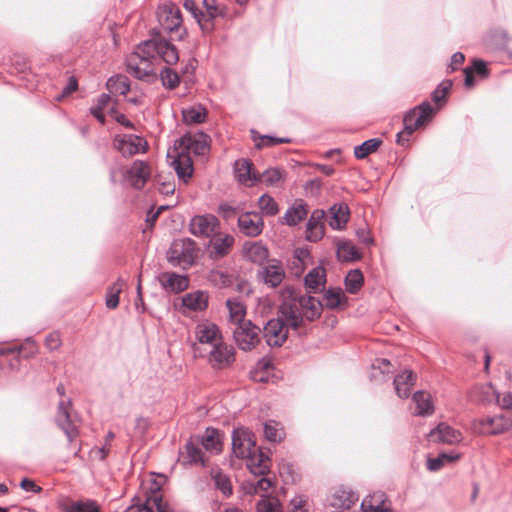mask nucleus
I'll return each instance as SVG.
<instances>
[{
    "label": "nucleus",
    "mask_w": 512,
    "mask_h": 512,
    "mask_svg": "<svg viewBox=\"0 0 512 512\" xmlns=\"http://www.w3.org/2000/svg\"><path fill=\"white\" fill-rule=\"evenodd\" d=\"M321 313L322 304L316 297L298 292L291 286L281 291L277 315L297 336H305L308 333L307 323L318 319Z\"/></svg>",
    "instance_id": "nucleus-1"
},
{
    "label": "nucleus",
    "mask_w": 512,
    "mask_h": 512,
    "mask_svg": "<svg viewBox=\"0 0 512 512\" xmlns=\"http://www.w3.org/2000/svg\"><path fill=\"white\" fill-rule=\"evenodd\" d=\"M162 59L168 65L177 63L179 54L174 45L161 37H153L140 43L126 58L129 74L139 80L151 81L156 78L154 63Z\"/></svg>",
    "instance_id": "nucleus-2"
},
{
    "label": "nucleus",
    "mask_w": 512,
    "mask_h": 512,
    "mask_svg": "<svg viewBox=\"0 0 512 512\" xmlns=\"http://www.w3.org/2000/svg\"><path fill=\"white\" fill-rule=\"evenodd\" d=\"M435 114L434 108L428 101H424L406 113L403 119L404 128L396 135V142L405 146L409 143L411 136L417 129L430 121Z\"/></svg>",
    "instance_id": "nucleus-3"
},
{
    "label": "nucleus",
    "mask_w": 512,
    "mask_h": 512,
    "mask_svg": "<svg viewBox=\"0 0 512 512\" xmlns=\"http://www.w3.org/2000/svg\"><path fill=\"white\" fill-rule=\"evenodd\" d=\"M157 18L162 32L171 34L172 40H182L186 34L182 27V14L174 4H164L158 8Z\"/></svg>",
    "instance_id": "nucleus-4"
},
{
    "label": "nucleus",
    "mask_w": 512,
    "mask_h": 512,
    "mask_svg": "<svg viewBox=\"0 0 512 512\" xmlns=\"http://www.w3.org/2000/svg\"><path fill=\"white\" fill-rule=\"evenodd\" d=\"M230 328L235 344L242 351H251L261 342V329L250 320Z\"/></svg>",
    "instance_id": "nucleus-5"
},
{
    "label": "nucleus",
    "mask_w": 512,
    "mask_h": 512,
    "mask_svg": "<svg viewBox=\"0 0 512 512\" xmlns=\"http://www.w3.org/2000/svg\"><path fill=\"white\" fill-rule=\"evenodd\" d=\"M56 423L67 437L68 443L73 444L79 436V425L76 415L71 414V401L61 400L58 404Z\"/></svg>",
    "instance_id": "nucleus-6"
},
{
    "label": "nucleus",
    "mask_w": 512,
    "mask_h": 512,
    "mask_svg": "<svg viewBox=\"0 0 512 512\" xmlns=\"http://www.w3.org/2000/svg\"><path fill=\"white\" fill-rule=\"evenodd\" d=\"M167 259L173 266H191L195 259V242L189 238L175 240L167 252Z\"/></svg>",
    "instance_id": "nucleus-7"
},
{
    "label": "nucleus",
    "mask_w": 512,
    "mask_h": 512,
    "mask_svg": "<svg viewBox=\"0 0 512 512\" xmlns=\"http://www.w3.org/2000/svg\"><path fill=\"white\" fill-rule=\"evenodd\" d=\"M358 499L359 497L354 491L339 488L326 499L325 512H354L353 508Z\"/></svg>",
    "instance_id": "nucleus-8"
},
{
    "label": "nucleus",
    "mask_w": 512,
    "mask_h": 512,
    "mask_svg": "<svg viewBox=\"0 0 512 512\" xmlns=\"http://www.w3.org/2000/svg\"><path fill=\"white\" fill-rule=\"evenodd\" d=\"M259 448L252 431L246 428H236L232 432V453L235 457L246 459Z\"/></svg>",
    "instance_id": "nucleus-9"
},
{
    "label": "nucleus",
    "mask_w": 512,
    "mask_h": 512,
    "mask_svg": "<svg viewBox=\"0 0 512 512\" xmlns=\"http://www.w3.org/2000/svg\"><path fill=\"white\" fill-rule=\"evenodd\" d=\"M189 230L198 238L210 239L215 237L220 230V222L212 214L196 215L190 220Z\"/></svg>",
    "instance_id": "nucleus-10"
},
{
    "label": "nucleus",
    "mask_w": 512,
    "mask_h": 512,
    "mask_svg": "<svg viewBox=\"0 0 512 512\" xmlns=\"http://www.w3.org/2000/svg\"><path fill=\"white\" fill-rule=\"evenodd\" d=\"M512 426V420L504 415L485 416L473 422L475 431L480 434L497 435Z\"/></svg>",
    "instance_id": "nucleus-11"
},
{
    "label": "nucleus",
    "mask_w": 512,
    "mask_h": 512,
    "mask_svg": "<svg viewBox=\"0 0 512 512\" xmlns=\"http://www.w3.org/2000/svg\"><path fill=\"white\" fill-rule=\"evenodd\" d=\"M289 330L290 327L277 315L264 326L263 337L269 347H280L287 340Z\"/></svg>",
    "instance_id": "nucleus-12"
},
{
    "label": "nucleus",
    "mask_w": 512,
    "mask_h": 512,
    "mask_svg": "<svg viewBox=\"0 0 512 512\" xmlns=\"http://www.w3.org/2000/svg\"><path fill=\"white\" fill-rule=\"evenodd\" d=\"M285 277V269L278 259L268 260L258 271V278L270 288L279 287Z\"/></svg>",
    "instance_id": "nucleus-13"
},
{
    "label": "nucleus",
    "mask_w": 512,
    "mask_h": 512,
    "mask_svg": "<svg viewBox=\"0 0 512 512\" xmlns=\"http://www.w3.org/2000/svg\"><path fill=\"white\" fill-rule=\"evenodd\" d=\"M208 361L214 369L227 368L235 361L234 348L221 340L212 346L208 354Z\"/></svg>",
    "instance_id": "nucleus-14"
},
{
    "label": "nucleus",
    "mask_w": 512,
    "mask_h": 512,
    "mask_svg": "<svg viewBox=\"0 0 512 512\" xmlns=\"http://www.w3.org/2000/svg\"><path fill=\"white\" fill-rule=\"evenodd\" d=\"M114 146L123 156L127 157L141 152L144 153L147 148V142L142 137L133 134H123L116 136Z\"/></svg>",
    "instance_id": "nucleus-15"
},
{
    "label": "nucleus",
    "mask_w": 512,
    "mask_h": 512,
    "mask_svg": "<svg viewBox=\"0 0 512 512\" xmlns=\"http://www.w3.org/2000/svg\"><path fill=\"white\" fill-rule=\"evenodd\" d=\"M428 440L434 443L448 445L459 444L463 440V434L447 423L441 422L428 434Z\"/></svg>",
    "instance_id": "nucleus-16"
},
{
    "label": "nucleus",
    "mask_w": 512,
    "mask_h": 512,
    "mask_svg": "<svg viewBox=\"0 0 512 512\" xmlns=\"http://www.w3.org/2000/svg\"><path fill=\"white\" fill-rule=\"evenodd\" d=\"M151 170L149 165L141 160L133 162L131 167L123 173L126 183L136 189H141L150 177Z\"/></svg>",
    "instance_id": "nucleus-17"
},
{
    "label": "nucleus",
    "mask_w": 512,
    "mask_h": 512,
    "mask_svg": "<svg viewBox=\"0 0 512 512\" xmlns=\"http://www.w3.org/2000/svg\"><path fill=\"white\" fill-rule=\"evenodd\" d=\"M239 231L247 237H257L264 228L262 216L257 212H245L238 217Z\"/></svg>",
    "instance_id": "nucleus-18"
},
{
    "label": "nucleus",
    "mask_w": 512,
    "mask_h": 512,
    "mask_svg": "<svg viewBox=\"0 0 512 512\" xmlns=\"http://www.w3.org/2000/svg\"><path fill=\"white\" fill-rule=\"evenodd\" d=\"M195 337L200 344H209L211 347L222 340V334L218 326L209 321L197 324Z\"/></svg>",
    "instance_id": "nucleus-19"
},
{
    "label": "nucleus",
    "mask_w": 512,
    "mask_h": 512,
    "mask_svg": "<svg viewBox=\"0 0 512 512\" xmlns=\"http://www.w3.org/2000/svg\"><path fill=\"white\" fill-rule=\"evenodd\" d=\"M325 211L316 209L312 212L306 226V238L310 242L321 240L325 233L324 218Z\"/></svg>",
    "instance_id": "nucleus-20"
},
{
    "label": "nucleus",
    "mask_w": 512,
    "mask_h": 512,
    "mask_svg": "<svg viewBox=\"0 0 512 512\" xmlns=\"http://www.w3.org/2000/svg\"><path fill=\"white\" fill-rule=\"evenodd\" d=\"M210 257L219 259L227 255L234 244V237L229 234H222L220 230L215 237L209 239Z\"/></svg>",
    "instance_id": "nucleus-21"
},
{
    "label": "nucleus",
    "mask_w": 512,
    "mask_h": 512,
    "mask_svg": "<svg viewBox=\"0 0 512 512\" xmlns=\"http://www.w3.org/2000/svg\"><path fill=\"white\" fill-rule=\"evenodd\" d=\"M311 254L307 248L298 247L294 249L292 257L287 260V266L290 272L299 277L303 274L306 267L310 263Z\"/></svg>",
    "instance_id": "nucleus-22"
},
{
    "label": "nucleus",
    "mask_w": 512,
    "mask_h": 512,
    "mask_svg": "<svg viewBox=\"0 0 512 512\" xmlns=\"http://www.w3.org/2000/svg\"><path fill=\"white\" fill-rule=\"evenodd\" d=\"M168 157L172 158L170 165L175 170L178 178L186 182L193 173L192 160L188 153L181 151L174 156L168 154Z\"/></svg>",
    "instance_id": "nucleus-23"
},
{
    "label": "nucleus",
    "mask_w": 512,
    "mask_h": 512,
    "mask_svg": "<svg viewBox=\"0 0 512 512\" xmlns=\"http://www.w3.org/2000/svg\"><path fill=\"white\" fill-rule=\"evenodd\" d=\"M270 458L260 449L246 458V466L255 477L264 476L270 471Z\"/></svg>",
    "instance_id": "nucleus-24"
},
{
    "label": "nucleus",
    "mask_w": 512,
    "mask_h": 512,
    "mask_svg": "<svg viewBox=\"0 0 512 512\" xmlns=\"http://www.w3.org/2000/svg\"><path fill=\"white\" fill-rule=\"evenodd\" d=\"M159 281L163 288L169 292H182L189 284V280L184 275H179L175 272H165L159 276Z\"/></svg>",
    "instance_id": "nucleus-25"
},
{
    "label": "nucleus",
    "mask_w": 512,
    "mask_h": 512,
    "mask_svg": "<svg viewBox=\"0 0 512 512\" xmlns=\"http://www.w3.org/2000/svg\"><path fill=\"white\" fill-rule=\"evenodd\" d=\"M178 143L182 151L186 150L187 152H193L196 155H205L209 150V145L204 135H199L197 137L185 135L179 139Z\"/></svg>",
    "instance_id": "nucleus-26"
},
{
    "label": "nucleus",
    "mask_w": 512,
    "mask_h": 512,
    "mask_svg": "<svg viewBox=\"0 0 512 512\" xmlns=\"http://www.w3.org/2000/svg\"><path fill=\"white\" fill-rule=\"evenodd\" d=\"M360 507L363 512H392L390 504L382 492H376L365 497Z\"/></svg>",
    "instance_id": "nucleus-27"
},
{
    "label": "nucleus",
    "mask_w": 512,
    "mask_h": 512,
    "mask_svg": "<svg viewBox=\"0 0 512 512\" xmlns=\"http://www.w3.org/2000/svg\"><path fill=\"white\" fill-rule=\"evenodd\" d=\"M236 179L243 185L252 186L258 181V175L252 171V163L247 159H239L234 164Z\"/></svg>",
    "instance_id": "nucleus-28"
},
{
    "label": "nucleus",
    "mask_w": 512,
    "mask_h": 512,
    "mask_svg": "<svg viewBox=\"0 0 512 512\" xmlns=\"http://www.w3.org/2000/svg\"><path fill=\"white\" fill-rule=\"evenodd\" d=\"M243 249L244 255L249 261L260 266H263L268 262L269 250L261 242L246 243Z\"/></svg>",
    "instance_id": "nucleus-29"
},
{
    "label": "nucleus",
    "mask_w": 512,
    "mask_h": 512,
    "mask_svg": "<svg viewBox=\"0 0 512 512\" xmlns=\"http://www.w3.org/2000/svg\"><path fill=\"white\" fill-rule=\"evenodd\" d=\"M331 214V218L329 221V226L333 230H342L346 227V224L349 220V207L345 203H335L329 209Z\"/></svg>",
    "instance_id": "nucleus-30"
},
{
    "label": "nucleus",
    "mask_w": 512,
    "mask_h": 512,
    "mask_svg": "<svg viewBox=\"0 0 512 512\" xmlns=\"http://www.w3.org/2000/svg\"><path fill=\"white\" fill-rule=\"evenodd\" d=\"M326 282V272L321 266H317L309 271L304 278L306 289L310 293H317L324 289Z\"/></svg>",
    "instance_id": "nucleus-31"
},
{
    "label": "nucleus",
    "mask_w": 512,
    "mask_h": 512,
    "mask_svg": "<svg viewBox=\"0 0 512 512\" xmlns=\"http://www.w3.org/2000/svg\"><path fill=\"white\" fill-rule=\"evenodd\" d=\"M209 296L202 290L187 293L182 298L183 307L191 311H203L208 306Z\"/></svg>",
    "instance_id": "nucleus-32"
},
{
    "label": "nucleus",
    "mask_w": 512,
    "mask_h": 512,
    "mask_svg": "<svg viewBox=\"0 0 512 512\" xmlns=\"http://www.w3.org/2000/svg\"><path fill=\"white\" fill-rule=\"evenodd\" d=\"M394 387L400 398H408L415 383V375L411 370H405L394 378Z\"/></svg>",
    "instance_id": "nucleus-33"
},
{
    "label": "nucleus",
    "mask_w": 512,
    "mask_h": 512,
    "mask_svg": "<svg viewBox=\"0 0 512 512\" xmlns=\"http://www.w3.org/2000/svg\"><path fill=\"white\" fill-rule=\"evenodd\" d=\"M413 401L416 405L414 414L417 416H430L434 412V405L431 395L425 391H417L413 395Z\"/></svg>",
    "instance_id": "nucleus-34"
},
{
    "label": "nucleus",
    "mask_w": 512,
    "mask_h": 512,
    "mask_svg": "<svg viewBox=\"0 0 512 512\" xmlns=\"http://www.w3.org/2000/svg\"><path fill=\"white\" fill-rule=\"evenodd\" d=\"M308 214L307 205L303 200H296L295 203L289 207L284 214V222L289 226L297 225L304 220Z\"/></svg>",
    "instance_id": "nucleus-35"
},
{
    "label": "nucleus",
    "mask_w": 512,
    "mask_h": 512,
    "mask_svg": "<svg viewBox=\"0 0 512 512\" xmlns=\"http://www.w3.org/2000/svg\"><path fill=\"white\" fill-rule=\"evenodd\" d=\"M226 306L229 311V323L230 327L239 325L242 322H246V308L239 299H228Z\"/></svg>",
    "instance_id": "nucleus-36"
},
{
    "label": "nucleus",
    "mask_w": 512,
    "mask_h": 512,
    "mask_svg": "<svg viewBox=\"0 0 512 512\" xmlns=\"http://www.w3.org/2000/svg\"><path fill=\"white\" fill-rule=\"evenodd\" d=\"M210 476L214 481L215 488L218 489L224 497H230L232 495L233 488L231 480L220 468H212Z\"/></svg>",
    "instance_id": "nucleus-37"
},
{
    "label": "nucleus",
    "mask_w": 512,
    "mask_h": 512,
    "mask_svg": "<svg viewBox=\"0 0 512 512\" xmlns=\"http://www.w3.org/2000/svg\"><path fill=\"white\" fill-rule=\"evenodd\" d=\"M461 458V454L451 451V452H443L440 453L437 457L427 459V469L429 471L435 472L440 470L448 463H453L458 461Z\"/></svg>",
    "instance_id": "nucleus-38"
},
{
    "label": "nucleus",
    "mask_w": 512,
    "mask_h": 512,
    "mask_svg": "<svg viewBox=\"0 0 512 512\" xmlns=\"http://www.w3.org/2000/svg\"><path fill=\"white\" fill-rule=\"evenodd\" d=\"M337 257L344 262H353L359 260L361 254L351 241L345 240L337 244Z\"/></svg>",
    "instance_id": "nucleus-39"
},
{
    "label": "nucleus",
    "mask_w": 512,
    "mask_h": 512,
    "mask_svg": "<svg viewBox=\"0 0 512 512\" xmlns=\"http://www.w3.org/2000/svg\"><path fill=\"white\" fill-rule=\"evenodd\" d=\"M272 487V481L264 476L259 479H248L243 483L245 493L254 495L266 493Z\"/></svg>",
    "instance_id": "nucleus-40"
},
{
    "label": "nucleus",
    "mask_w": 512,
    "mask_h": 512,
    "mask_svg": "<svg viewBox=\"0 0 512 512\" xmlns=\"http://www.w3.org/2000/svg\"><path fill=\"white\" fill-rule=\"evenodd\" d=\"M221 436L216 429H207L201 439L202 446L214 454L221 452Z\"/></svg>",
    "instance_id": "nucleus-41"
},
{
    "label": "nucleus",
    "mask_w": 512,
    "mask_h": 512,
    "mask_svg": "<svg viewBox=\"0 0 512 512\" xmlns=\"http://www.w3.org/2000/svg\"><path fill=\"white\" fill-rule=\"evenodd\" d=\"M185 452H186L185 459L187 460V463H189L191 465H200V466L206 465L204 454H203L202 450L200 449V447L198 446L197 443H194L193 440H189L185 444Z\"/></svg>",
    "instance_id": "nucleus-42"
},
{
    "label": "nucleus",
    "mask_w": 512,
    "mask_h": 512,
    "mask_svg": "<svg viewBox=\"0 0 512 512\" xmlns=\"http://www.w3.org/2000/svg\"><path fill=\"white\" fill-rule=\"evenodd\" d=\"M158 490L159 488L153 489L152 493L146 497L143 503L132 504L125 510V512H153V509H156L154 499L159 497L163 500Z\"/></svg>",
    "instance_id": "nucleus-43"
},
{
    "label": "nucleus",
    "mask_w": 512,
    "mask_h": 512,
    "mask_svg": "<svg viewBox=\"0 0 512 512\" xmlns=\"http://www.w3.org/2000/svg\"><path fill=\"white\" fill-rule=\"evenodd\" d=\"M106 85L108 90L114 94L126 95L130 90L127 77L122 75L110 77Z\"/></svg>",
    "instance_id": "nucleus-44"
},
{
    "label": "nucleus",
    "mask_w": 512,
    "mask_h": 512,
    "mask_svg": "<svg viewBox=\"0 0 512 512\" xmlns=\"http://www.w3.org/2000/svg\"><path fill=\"white\" fill-rule=\"evenodd\" d=\"M381 144L382 140H380L379 138H372L366 140L362 144L354 148V155L357 159H364L369 154L375 152L380 147Z\"/></svg>",
    "instance_id": "nucleus-45"
},
{
    "label": "nucleus",
    "mask_w": 512,
    "mask_h": 512,
    "mask_svg": "<svg viewBox=\"0 0 512 512\" xmlns=\"http://www.w3.org/2000/svg\"><path fill=\"white\" fill-rule=\"evenodd\" d=\"M203 6L206 10L203 17L204 29H208L213 19L222 15V9L217 4V0H203Z\"/></svg>",
    "instance_id": "nucleus-46"
},
{
    "label": "nucleus",
    "mask_w": 512,
    "mask_h": 512,
    "mask_svg": "<svg viewBox=\"0 0 512 512\" xmlns=\"http://www.w3.org/2000/svg\"><path fill=\"white\" fill-rule=\"evenodd\" d=\"M124 282L121 279H118L111 286L107 288L106 292V307L108 309H115L119 305V294L122 291V287Z\"/></svg>",
    "instance_id": "nucleus-47"
},
{
    "label": "nucleus",
    "mask_w": 512,
    "mask_h": 512,
    "mask_svg": "<svg viewBox=\"0 0 512 512\" xmlns=\"http://www.w3.org/2000/svg\"><path fill=\"white\" fill-rule=\"evenodd\" d=\"M264 435L267 440L271 442H280L285 434L283 428L276 421H268L264 425Z\"/></svg>",
    "instance_id": "nucleus-48"
},
{
    "label": "nucleus",
    "mask_w": 512,
    "mask_h": 512,
    "mask_svg": "<svg viewBox=\"0 0 512 512\" xmlns=\"http://www.w3.org/2000/svg\"><path fill=\"white\" fill-rule=\"evenodd\" d=\"M283 180L282 171L279 168H269L262 175H258V181L267 186L277 187Z\"/></svg>",
    "instance_id": "nucleus-49"
},
{
    "label": "nucleus",
    "mask_w": 512,
    "mask_h": 512,
    "mask_svg": "<svg viewBox=\"0 0 512 512\" xmlns=\"http://www.w3.org/2000/svg\"><path fill=\"white\" fill-rule=\"evenodd\" d=\"M183 119L187 124H199L205 121L206 112L201 106L184 109Z\"/></svg>",
    "instance_id": "nucleus-50"
},
{
    "label": "nucleus",
    "mask_w": 512,
    "mask_h": 512,
    "mask_svg": "<svg viewBox=\"0 0 512 512\" xmlns=\"http://www.w3.org/2000/svg\"><path fill=\"white\" fill-rule=\"evenodd\" d=\"M363 285V275L359 269L351 270L345 278V286L348 292L354 294Z\"/></svg>",
    "instance_id": "nucleus-51"
},
{
    "label": "nucleus",
    "mask_w": 512,
    "mask_h": 512,
    "mask_svg": "<svg viewBox=\"0 0 512 512\" xmlns=\"http://www.w3.org/2000/svg\"><path fill=\"white\" fill-rule=\"evenodd\" d=\"M343 297H344V293L341 289L330 288L326 291V293L323 297V302H321L322 307L326 306L330 309L337 308L341 304Z\"/></svg>",
    "instance_id": "nucleus-52"
},
{
    "label": "nucleus",
    "mask_w": 512,
    "mask_h": 512,
    "mask_svg": "<svg viewBox=\"0 0 512 512\" xmlns=\"http://www.w3.org/2000/svg\"><path fill=\"white\" fill-rule=\"evenodd\" d=\"M258 205L261 212L268 216H274L279 212L278 204L273 197L268 194H263L259 200Z\"/></svg>",
    "instance_id": "nucleus-53"
},
{
    "label": "nucleus",
    "mask_w": 512,
    "mask_h": 512,
    "mask_svg": "<svg viewBox=\"0 0 512 512\" xmlns=\"http://www.w3.org/2000/svg\"><path fill=\"white\" fill-rule=\"evenodd\" d=\"M110 101L109 94H101L97 98V103L94 107L90 108V113L101 123L104 124L105 122V116L103 114V110L107 107L108 103Z\"/></svg>",
    "instance_id": "nucleus-54"
},
{
    "label": "nucleus",
    "mask_w": 512,
    "mask_h": 512,
    "mask_svg": "<svg viewBox=\"0 0 512 512\" xmlns=\"http://www.w3.org/2000/svg\"><path fill=\"white\" fill-rule=\"evenodd\" d=\"M99 505L93 500L74 501L67 507V512H99Z\"/></svg>",
    "instance_id": "nucleus-55"
},
{
    "label": "nucleus",
    "mask_w": 512,
    "mask_h": 512,
    "mask_svg": "<svg viewBox=\"0 0 512 512\" xmlns=\"http://www.w3.org/2000/svg\"><path fill=\"white\" fill-rule=\"evenodd\" d=\"M160 79L163 86L168 89H174L180 82L179 75L168 67L161 70Z\"/></svg>",
    "instance_id": "nucleus-56"
},
{
    "label": "nucleus",
    "mask_w": 512,
    "mask_h": 512,
    "mask_svg": "<svg viewBox=\"0 0 512 512\" xmlns=\"http://www.w3.org/2000/svg\"><path fill=\"white\" fill-rule=\"evenodd\" d=\"M281 504L276 498H263L257 503L258 512H280Z\"/></svg>",
    "instance_id": "nucleus-57"
},
{
    "label": "nucleus",
    "mask_w": 512,
    "mask_h": 512,
    "mask_svg": "<svg viewBox=\"0 0 512 512\" xmlns=\"http://www.w3.org/2000/svg\"><path fill=\"white\" fill-rule=\"evenodd\" d=\"M184 8L187 11L191 12L192 16L196 19L197 23L201 26L202 29H204L203 17H205V14L203 11H199L195 1L186 0L184 2Z\"/></svg>",
    "instance_id": "nucleus-58"
},
{
    "label": "nucleus",
    "mask_w": 512,
    "mask_h": 512,
    "mask_svg": "<svg viewBox=\"0 0 512 512\" xmlns=\"http://www.w3.org/2000/svg\"><path fill=\"white\" fill-rule=\"evenodd\" d=\"M452 87V82L451 81H447V82H443L441 83L432 93V100L435 102V103H439L441 102L442 100L445 99L446 97V94L448 93V91L450 90V88Z\"/></svg>",
    "instance_id": "nucleus-59"
},
{
    "label": "nucleus",
    "mask_w": 512,
    "mask_h": 512,
    "mask_svg": "<svg viewBox=\"0 0 512 512\" xmlns=\"http://www.w3.org/2000/svg\"><path fill=\"white\" fill-rule=\"evenodd\" d=\"M61 343V338L58 332L50 333L45 339V345L51 351L58 349L61 346Z\"/></svg>",
    "instance_id": "nucleus-60"
},
{
    "label": "nucleus",
    "mask_w": 512,
    "mask_h": 512,
    "mask_svg": "<svg viewBox=\"0 0 512 512\" xmlns=\"http://www.w3.org/2000/svg\"><path fill=\"white\" fill-rule=\"evenodd\" d=\"M356 236L358 240L366 245H371L374 243V239L370 235V231L367 227H360L356 230Z\"/></svg>",
    "instance_id": "nucleus-61"
},
{
    "label": "nucleus",
    "mask_w": 512,
    "mask_h": 512,
    "mask_svg": "<svg viewBox=\"0 0 512 512\" xmlns=\"http://www.w3.org/2000/svg\"><path fill=\"white\" fill-rule=\"evenodd\" d=\"M218 211L224 218L229 219L237 213L238 209L230 203H222L219 205Z\"/></svg>",
    "instance_id": "nucleus-62"
},
{
    "label": "nucleus",
    "mask_w": 512,
    "mask_h": 512,
    "mask_svg": "<svg viewBox=\"0 0 512 512\" xmlns=\"http://www.w3.org/2000/svg\"><path fill=\"white\" fill-rule=\"evenodd\" d=\"M465 60V56L461 52H455L451 57V62L449 64V69L451 72L456 71L463 64Z\"/></svg>",
    "instance_id": "nucleus-63"
},
{
    "label": "nucleus",
    "mask_w": 512,
    "mask_h": 512,
    "mask_svg": "<svg viewBox=\"0 0 512 512\" xmlns=\"http://www.w3.org/2000/svg\"><path fill=\"white\" fill-rule=\"evenodd\" d=\"M175 191V183L171 180L159 182V192L163 195L173 194Z\"/></svg>",
    "instance_id": "nucleus-64"
}]
</instances>
